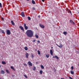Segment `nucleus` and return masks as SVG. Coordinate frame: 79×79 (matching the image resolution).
<instances>
[{"instance_id":"44","label":"nucleus","mask_w":79,"mask_h":79,"mask_svg":"<svg viewBox=\"0 0 79 79\" xmlns=\"http://www.w3.org/2000/svg\"><path fill=\"white\" fill-rule=\"evenodd\" d=\"M2 19L3 20V18H2Z\"/></svg>"},{"instance_id":"13","label":"nucleus","mask_w":79,"mask_h":79,"mask_svg":"<svg viewBox=\"0 0 79 79\" xmlns=\"http://www.w3.org/2000/svg\"><path fill=\"white\" fill-rule=\"evenodd\" d=\"M50 53L51 55H53V51H52V50H50Z\"/></svg>"},{"instance_id":"38","label":"nucleus","mask_w":79,"mask_h":79,"mask_svg":"<svg viewBox=\"0 0 79 79\" xmlns=\"http://www.w3.org/2000/svg\"><path fill=\"white\" fill-rule=\"evenodd\" d=\"M37 42H38V43H40V41H39V40H38Z\"/></svg>"},{"instance_id":"4","label":"nucleus","mask_w":79,"mask_h":79,"mask_svg":"<svg viewBox=\"0 0 79 79\" xmlns=\"http://www.w3.org/2000/svg\"><path fill=\"white\" fill-rule=\"evenodd\" d=\"M56 45H57V46H58V47H59V48H62L63 47V45H62V44H59L60 46H59L57 44H56Z\"/></svg>"},{"instance_id":"5","label":"nucleus","mask_w":79,"mask_h":79,"mask_svg":"<svg viewBox=\"0 0 79 79\" xmlns=\"http://www.w3.org/2000/svg\"><path fill=\"white\" fill-rule=\"evenodd\" d=\"M19 28L21 29L22 31H23V32H24V28L22 27V26H20L19 27Z\"/></svg>"},{"instance_id":"24","label":"nucleus","mask_w":79,"mask_h":79,"mask_svg":"<svg viewBox=\"0 0 79 79\" xmlns=\"http://www.w3.org/2000/svg\"><path fill=\"white\" fill-rule=\"evenodd\" d=\"M6 73H8V74H9V73H10V72H9V71H8V70H7V69H6Z\"/></svg>"},{"instance_id":"28","label":"nucleus","mask_w":79,"mask_h":79,"mask_svg":"<svg viewBox=\"0 0 79 79\" xmlns=\"http://www.w3.org/2000/svg\"><path fill=\"white\" fill-rule=\"evenodd\" d=\"M35 37L36 38H39V36L37 34L35 35Z\"/></svg>"},{"instance_id":"33","label":"nucleus","mask_w":79,"mask_h":79,"mask_svg":"<svg viewBox=\"0 0 79 79\" xmlns=\"http://www.w3.org/2000/svg\"><path fill=\"white\" fill-rule=\"evenodd\" d=\"M71 68L72 70H73V69H74V67H73V66H72V67H71Z\"/></svg>"},{"instance_id":"39","label":"nucleus","mask_w":79,"mask_h":79,"mask_svg":"<svg viewBox=\"0 0 79 79\" xmlns=\"http://www.w3.org/2000/svg\"><path fill=\"white\" fill-rule=\"evenodd\" d=\"M38 18H40V16L39 15Z\"/></svg>"},{"instance_id":"3","label":"nucleus","mask_w":79,"mask_h":79,"mask_svg":"<svg viewBox=\"0 0 79 79\" xmlns=\"http://www.w3.org/2000/svg\"><path fill=\"white\" fill-rule=\"evenodd\" d=\"M6 32L8 35H10V34H11V32H10V30H6Z\"/></svg>"},{"instance_id":"48","label":"nucleus","mask_w":79,"mask_h":79,"mask_svg":"<svg viewBox=\"0 0 79 79\" xmlns=\"http://www.w3.org/2000/svg\"><path fill=\"white\" fill-rule=\"evenodd\" d=\"M52 48H53V47H52Z\"/></svg>"},{"instance_id":"15","label":"nucleus","mask_w":79,"mask_h":79,"mask_svg":"<svg viewBox=\"0 0 79 79\" xmlns=\"http://www.w3.org/2000/svg\"><path fill=\"white\" fill-rule=\"evenodd\" d=\"M2 64H6V62L4 61H2Z\"/></svg>"},{"instance_id":"47","label":"nucleus","mask_w":79,"mask_h":79,"mask_svg":"<svg viewBox=\"0 0 79 79\" xmlns=\"http://www.w3.org/2000/svg\"><path fill=\"white\" fill-rule=\"evenodd\" d=\"M78 66H79V64H78Z\"/></svg>"},{"instance_id":"14","label":"nucleus","mask_w":79,"mask_h":79,"mask_svg":"<svg viewBox=\"0 0 79 79\" xmlns=\"http://www.w3.org/2000/svg\"><path fill=\"white\" fill-rule=\"evenodd\" d=\"M63 34H64V35H67V34H68V33L66 31H64L63 32Z\"/></svg>"},{"instance_id":"37","label":"nucleus","mask_w":79,"mask_h":79,"mask_svg":"<svg viewBox=\"0 0 79 79\" xmlns=\"http://www.w3.org/2000/svg\"><path fill=\"white\" fill-rule=\"evenodd\" d=\"M33 42H35V40H34L33 41Z\"/></svg>"},{"instance_id":"32","label":"nucleus","mask_w":79,"mask_h":79,"mask_svg":"<svg viewBox=\"0 0 79 79\" xmlns=\"http://www.w3.org/2000/svg\"><path fill=\"white\" fill-rule=\"evenodd\" d=\"M0 7H1V8L2 7V3H0Z\"/></svg>"},{"instance_id":"7","label":"nucleus","mask_w":79,"mask_h":79,"mask_svg":"<svg viewBox=\"0 0 79 79\" xmlns=\"http://www.w3.org/2000/svg\"><path fill=\"white\" fill-rule=\"evenodd\" d=\"M67 11H68V13H70L72 15V13H71V10H69V9H68L67 10Z\"/></svg>"},{"instance_id":"31","label":"nucleus","mask_w":79,"mask_h":79,"mask_svg":"<svg viewBox=\"0 0 79 79\" xmlns=\"http://www.w3.org/2000/svg\"><path fill=\"white\" fill-rule=\"evenodd\" d=\"M28 20H31V17H28Z\"/></svg>"},{"instance_id":"36","label":"nucleus","mask_w":79,"mask_h":79,"mask_svg":"<svg viewBox=\"0 0 79 79\" xmlns=\"http://www.w3.org/2000/svg\"><path fill=\"white\" fill-rule=\"evenodd\" d=\"M69 78L70 79H73L72 77H69Z\"/></svg>"},{"instance_id":"35","label":"nucleus","mask_w":79,"mask_h":79,"mask_svg":"<svg viewBox=\"0 0 79 79\" xmlns=\"http://www.w3.org/2000/svg\"><path fill=\"white\" fill-rule=\"evenodd\" d=\"M24 66H27V64H23Z\"/></svg>"},{"instance_id":"20","label":"nucleus","mask_w":79,"mask_h":79,"mask_svg":"<svg viewBox=\"0 0 79 79\" xmlns=\"http://www.w3.org/2000/svg\"><path fill=\"white\" fill-rule=\"evenodd\" d=\"M70 73H71V74H74V71H70Z\"/></svg>"},{"instance_id":"29","label":"nucleus","mask_w":79,"mask_h":79,"mask_svg":"<svg viewBox=\"0 0 79 79\" xmlns=\"http://www.w3.org/2000/svg\"><path fill=\"white\" fill-rule=\"evenodd\" d=\"M24 76L25 77L26 79H27V76H26V75H24Z\"/></svg>"},{"instance_id":"17","label":"nucleus","mask_w":79,"mask_h":79,"mask_svg":"<svg viewBox=\"0 0 79 79\" xmlns=\"http://www.w3.org/2000/svg\"><path fill=\"white\" fill-rule=\"evenodd\" d=\"M10 68H11V69H13V70H14V71H15V69H14V67H13V66L10 67Z\"/></svg>"},{"instance_id":"46","label":"nucleus","mask_w":79,"mask_h":79,"mask_svg":"<svg viewBox=\"0 0 79 79\" xmlns=\"http://www.w3.org/2000/svg\"><path fill=\"white\" fill-rule=\"evenodd\" d=\"M27 0V1H29V0Z\"/></svg>"},{"instance_id":"12","label":"nucleus","mask_w":79,"mask_h":79,"mask_svg":"<svg viewBox=\"0 0 79 79\" xmlns=\"http://www.w3.org/2000/svg\"><path fill=\"white\" fill-rule=\"evenodd\" d=\"M21 15L22 17H24L25 15H24V12H22L21 13Z\"/></svg>"},{"instance_id":"19","label":"nucleus","mask_w":79,"mask_h":79,"mask_svg":"<svg viewBox=\"0 0 79 79\" xmlns=\"http://www.w3.org/2000/svg\"><path fill=\"white\" fill-rule=\"evenodd\" d=\"M11 24H12L13 25H15V23H14V22H13V21H11Z\"/></svg>"},{"instance_id":"43","label":"nucleus","mask_w":79,"mask_h":79,"mask_svg":"<svg viewBox=\"0 0 79 79\" xmlns=\"http://www.w3.org/2000/svg\"><path fill=\"white\" fill-rule=\"evenodd\" d=\"M53 58H55V56H53Z\"/></svg>"},{"instance_id":"8","label":"nucleus","mask_w":79,"mask_h":79,"mask_svg":"<svg viewBox=\"0 0 79 79\" xmlns=\"http://www.w3.org/2000/svg\"><path fill=\"white\" fill-rule=\"evenodd\" d=\"M1 73L2 74H4L5 73V71H4L3 70H1Z\"/></svg>"},{"instance_id":"41","label":"nucleus","mask_w":79,"mask_h":79,"mask_svg":"<svg viewBox=\"0 0 79 79\" xmlns=\"http://www.w3.org/2000/svg\"><path fill=\"white\" fill-rule=\"evenodd\" d=\"M32 58H33V57H34V56H33V55H32Z\"/></svg>"},{"instance_id":"1","label":"nucleus","mask_w":79,"mask_h":79,"mask_svg":"<svg viewBox=\"0 0 79 79\" xmlns=\"http://www.w3.org/2000/svg\"><path fill=\"white\" fill-rule=\"evenodd\" d=\"M26 33L27 36L29 37H32L34 35V32L32 31L31 30H27Z\"/></svg>"},{"instance_id":"6","label":"nucleus","mask_w":79,"mask_h":79,"mask_svg":"<svg viewBox=\"0 0 79 79\" xmlns=\"http://www.w3.org/2000/svg\"><path fill=\"white\" fill-rule=\"evenodd\" d=\"M28 64L29 66H32V63L31 62V61L28 62Z\"/></svg>"},{"instance_id":"11","label":"nucleus","mask_w":79,"mask_h":79,"mask_svg":"<svg viewBox=\"0 0 79 79\" xmlns=\"http://www.w3.org/2000/svg\"><path fill=\"white\" fill-rule=\"evenodd\" d=\"M26 56L27 58H28V57H29V54L28 53L26 52Z\"/></svg>"},{"instance_id":"23","label":"nucleus","mask_w":79,"mask_h":79,"mask_svg":"<svg viewBox=\"0 0 79 79\" xmlns=\"http://www.w3.org/2000/svg\"><path fill=\"white\" fill-rule=\"evenodd\" d=\"M32 3H33V4H35V1L33 0L32 1Z\"/></svg>"},{"instance_id":"22","label":"nucleus","mask_w":79,"mask_h":79,"mask_svg":"<svg viewBox=\"0 0 79 79\" xmlns=\"http://www.w3.org/2000/svg\"><path fill=\"white\" fill-rule=\"evenodd\" d=\"M24 49H25V50H27V49H28V48H27V47H24Z\"/></svg>"},{"instance_id":"45","label":"nucleus","mask_w":79,"mask_h":79,"mask_svg":"<svg viewBox=\"0 0 79 79\" xmlns=\"http://www.w3.org/2000/svg\"><path fill=\"white\" fill-rule=\"evenodd\" d=\"M1 65H0V68H1Z\"/></svg>"},{"instance_id":"42","label":"nucleus","mask_w":79,"mask_h":79,"mask_svg":"<svg viewBox=\"0 0 79 79\" xmlns=\"http://www.w3.org/2000/svg\"><path fill=\"white\" fill-rule=\"evenodd\" d=\"M36 64H38V62H36Z\"/></svg>"},{"instance_id":"27","label":"nucleus","mask_w":79,"mask_h":79,"mask_svg":"<svg viewBox=\"0 0 79 79\" xmlns=\"http://www.w3.org/2000/svg\"><path fill=\"white\" fill-rule=\"evenodd\" d=\"M38 55H40V51H39V50L38 51Z\"/></svg>"},{"instance_id":"16","label":"nucleus","mask_w":79,"mask_h":79,"mask_svg":"<svg viewBox=\"0 0 79 79\" xmlns=\"http://www.w3.org/2000/svg\"><path fill=\"white\" fill-rule=\"evenodd\" d=\"M40 74H42V73H43V71L42 70H41L40 71Z\"/></svg>"},{"instance_id":"30","label":"nucleus","mask_w":79,"mask_h":79,"mask_svg":"<svg viewBox=\"0 0 79 79\" xmlns=\"http://www.w3.org/2000/svg\"><path fill=\"white\" fill-rule=\"evenodd\" d=\"M35 67H34V68L33 69V70H34V71H35Z\"/></svg>"},{"instance_id":"10","label":"nucleus","mask_w":79,"mask_h":79,"mask_svg":"<svg viewBox=\"0 0 79 79\" xmlns=\"http://www.w3.org/2000/svg\"><path fill=\"white\" fill-rule=\"evenodd\" d=\"M40 26L42 28H44L45 27V26H44V25H43L41 24H40Z\"/></svg>"},{"instance_id":"40","label":"nucleus","mask_w":79,"mask_h":79,"mask_svg":"<svg viewBox=\"0 0 79 79\" xmlns=\"http://www.w3.org/2000/svg\"><path fill=\"white\" fill-rule=\"evenodd\" d=\"M42 1L44 2V1H45V0H42Z\"/></svg>"},{"instance_id":"26","label":"nucleus","mask_w":79,"mask_h":79,"mask_svg":"<svg viewBox=\"0 0 79 79\" xmlns=\"http://www.w3.org/2000/svg\"><path fill=\"white\" fill-rule=\"evenodd\" d=\"M41 68H42V69H44V67L43 65H41Z\"/></svg>"},{"instance_id":"18","label":"nucleus","mask_w":79,"mask_h":79,"mask_svg":"<svg viewBox=\"0 0 79 79\" xmlns=\"http://www.w3.org/2000/svg\"><path fill=\"white\" fill-rule=\"evenodd\" d=\"M1 32H2V33H3V34H5V31H4V30H1Z\"/></svg>"},{"instance_id":"2","label":"nucleus","mask_w":79,"mask_h":79,"mask_svg":"<svg viewBox=\"0 0 79 79\" xmlns=\"http://www.w3.org/2000/svg\"><path fill=\"white\" fill-rule=\"evenodd\" d=\"M24 27L26 30H27L28 29V27L26 25V23H24Z\"/></svg>"},{"instance_id":"25","label":"nucleus","mask_w":79,"mask_h":79,"mask_svg":"<svg viewBox=\"0 0 79 79\" xmlns=\"http://www.w3.org/2000/svg\"><path fill=\"white\" fill-rule=\"evenodd\" d=\"M55 58H56L57 60H58V59H59V57H58V56H55Z\"/></svg>"},{"instance_id":"9","label":"nucleus","mask_w":79,"mask_h":79,"mask_svg":"<svg viewBox=\"0 0 79 79\" xmlns=\"http://www.w3.org/2000/svg\"><path fill=\"white\" fill-rule=\"evenodd\" d=\"M70 22L71 23H72V24H74V22H73L72 20H70Z\"/></svg>"},{"instance_id":"34","label":"nucleus","mask_w":79,"mask_h":79,"mask_svg":"<svg viewBox=\"0 0 79 79\" xmlns=\"http://www.w3.org/2000/svg\"><path fill=\"white\" fill-rule=\"evenodd\" d=\"M33 10H35V7H33Z\"/></svg>"},{"instance_id":"21","label":"nucleus","mask_w":79,"mask_h":79,"mask_svg":"<svg viewBox=\"0 0 79 79\" xmlns=\"http://www.w3.org/2000/svg\"><path fill=\"white\" fill-rule=\"evenodd\" d=\"M46 57L47 58L49 57V54H46Z\"/></svg>"}]
</instances>
